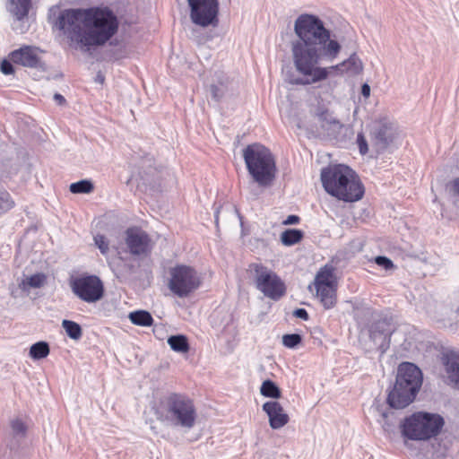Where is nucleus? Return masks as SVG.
I'll return each mask as SVG.
<instances>
[{"label": "nucleus", "instance_id": "f257e3e1", "mask_svg": "<svg viewBox=\"0 0 459 459\" xmlns=\"http://www.w3.org/2000/svg\"><path fill=\"white\" fill-rule=\"evenodd\" d=\"M297 39L291 41V56L296 74H290L291 85H311L328 78L333 72L351 75L359 74L363 64L356 54L336 65L320 66L321 62L332 63L339 56L342 45L317 16L303 13L294 22Z\"/></svg>", "mask_w": 459, "mask_h": 459}, {"label": "nucleus", "instance_id": "f03ea898", "mask_svg": "<svg viewBox=\"0 0 459 459\" xmlns=\"http://www.w3.org/2000/svg\"><path fill=\"white\" fill-rule=\"evenodd\" d=\"M88 30L86 52L108 43L106 56L108 60L117 61L127 57L128 51L126 44L118 39H113L119 28V21L115 13L108 7L88 8Z\"/></svg>", "mask_w": 459, "mask_h": 459}, {"label": "nucleus", "instance_id": "7ed1b4c3", "mask_svg": "<svg viewBox=\"0 0 459 459\" xmlns=\"http://www.w3.org/2000/svg\"><path fill=\"white\" fill-rule=\"evenodd\" d=\"M153 410L158 420L173 428L189 430L195 427L197 419L194 401L180 393L164 395Z\"/></svg>", "mask_w": 459, "mask_h": 459}, {"label": "nucleus", "instance_id": "20e7f679", "mask_svg": "<svg viewBox=\"0 0 459 459\" xmlns=\"http://www.w3.org/2000/svg\"><path fill=\"white\" fill-rule=\"evenodd\" d=\"M321 181L325 190L339 200L351 203L363 197L364 186L348 166L338 164L323 169Z\"/></svg>", "mask_w": 459, "mask_h": 459}, {"label": "nucleus", "instance_id": "39448f33", "mask_svg": "<svg viewBox=\"0 0 459 459\" xmlns=\"http://www.w3.org/2000/svg\"><path fill=\"white\" fill-rule=\"evenodd\" d=\"M423 375L419 367L411 362L399 365L395 384L387 396V403L394 409H403L411 404L419 393Z\"/></svg>", "mask_w": 459, "mask_h": 459}, {"label": "nucleus", "instance_id": "423d86ee", "mask_svg": "<svg viewBox=\"0 0 459 459\" xmlns=\"http://www.w3.org/2000/svg\"><path fill=\"white\" fill-rule=\"evenodd\" d=\"M445 426L438 413L416 411L405 417L399 425L401 436L406 444L410 441H429L437 437Z\"/></svg>", "mask_w": 459, "mask_h": 459}, {"label": "nucleus", "instance_id": "0eeeda50", "mask_svg": "<svg viewBox=\"0 0 459 459\" xmlns=\"http://www.w3.org/2000/svg\"><path fill=\"white\" fill-rule=\"evenodd\" d=\"M243 158L248 173L261 186H269L275 178L276 165L271 151L260 143L247 145Z\"/></svg>", "mask_w": 459, "mask_h": 459}, {"label": "nucleus", "instance_id": "6e6552de", "mask_svg": "<svg viewBox=\"0 0 459 459\" xmlns=\"http://www.w3.org/2000/svg\"><path fill=\"white\" fill-rule=\"evenodd\" d=\"M87 12L88 8L64 9L54 22V27L83 52H86Z\"/></svg>", "mask_w": 459, "mask_h": 459}, {"label": "nucleus", "instance_id": "1a4fd4ad", "mask_svg": "<svg viewBox=\"0 0 459 459\" xmlns=\"http://www.w3.org/2000/svg\"><path fill=\"white\" fill-rule=\"evenodd\" d=\"M255 286L264 297L277 301L286 294V285L281 277L263 264L253 263L248 266Z\"/></svg>", "mask_w": 459, "mask_h": 459}, {"label": "nucleus", "instance_id": "9d476101", "mask_svg": "<svg viewBox=\"0 0 459 459\" xmlns=\"http://www.w3.org/2000/svg\"><path fill=\"white\" fill-rule=\"evenodd\" d=\"M201 285L199 273L191 266L178 264L169 269L168 288L178 298H186Z\"/></svg>", "mask_w": 459, "mask_h": 459}, {"label": "nucleus", "instance_id": "9b49d317", "mask_svg": "<svg viewBox=\"0 0 459 459\" xmlns=\"http://www.w3.org/2000/svg\"><path fill=\"white\" fill-rule=\"evenodd\" d=\"M312 285L316 290V298L325 309H331L336 305L338 281L333 264H326L321 267Z\"/></svg>", "mask_w": 459, "mask_h": 459}, {"label": "nucleus", "instance_id": "f8f14e48", "mask_svg": "<svg viewBox=\"0 0 459 459\" xmlns=\"http://www.w3.org/2000/svg\"><path fill=\"white\" fill-rule=\"evenodd\" d=\"M189 18L200 27H216L219 23V0H187Z\"/></svg>", "mask_w": 459, "mask_h": 459}, {"label": "nucleus", "instance_id": "ddd939ff", "mask_svg": "<svg viewBox=\"0 0 459 459\" xmlns=\"http://www.w3.org/2000/svg\"><path fill=\"white\" fill-rule=\"evenodd\" d=\"M73 293L87 303H95L102 299L104 287L96 275H86L74 278L70 282Z\"/></svg>", "mask_w": 459, "mask_h": 459}, {"label": "nucleus", "instance_id": "4468645a", "mask_svg": "<svg viewBox=\"0 0 459 459\" xmlns=\"http://www.w3.org/2000/svg\"><path fill=\"white\" fill-rule=\"evenodd\" d=\"M125 243L129 253L137 257L148 256L153 247L149 234L137 227H131L126 230Z\"/></svg>", "mask_w": 459, "mask_h": 459}, {"label": "nucleus", "instance_id": "2eb2a0df", "mask_svg": "<svg viewBox=\"0 0 459 459\" xmlns=\"http://www.w3.org/2000/svg\"><path fill=\"white\" fill-rule=\"evenodd\" d=\"M394 327L387 318H381L374 321L368 326L369 339L373 343L371 349H376L383 355L390 347L391 336Z\"/></svg>", "mask_w": 459, "mask_h": 459}, {"label": "nucleus", "instance_id": "dca6fc26", "mask_svg": "<svg viewBox=\"0 0 459 459\" xmlns=\"http://www.w3.org/2000/svg\"><path fill=\"white\" fill-rule=\"evenodd\" d=\"M397 135V126L385 117L376 121L370 132L371 141L378 151L385 150Z\"/></svg>", "mask_w": 459, "mask_h": 459}, {"label": "nucleus", "instance_id": "f3484780", "mask_svg": "<svg viewBox=\"0 0 459 459\" xmlns=\"http://www.w3.org/2000/svg\"><path fill=\"white\" fill-rule=\"evenodd\" d=\"M40 53L41 51L38 48L23 46L12 51L8 57L15 65L45 71L46 64L42 61Z\"/></svg>", "mask_w": 459, "mask_h": 459}, {"label": "nucleus", "instance_id": "a211bd4d", "mask_svg": "<svg viewBox=\"0 0 459 459\" xmlns=\"http://www.w3.org/2000/svg\"><path fill=\"white\" fill-rule=\"evenodd\" d=\"M263 411L269 418V425L273 429H279L289 422V415L276 401H269L263 404Z\"/></svg>", "mask_w": 459, "mask_h": 459}, {"label": "nucleus", "instance_id": "6ab92c4d", "mask_svg": "<svg viewBox=\"0 0 459 459\" xmlns=\"http://www.w3.org/2000/svg\"><path fill=\"white\" fill-rule=\"evenodd\" d=\"M446 384L459 389V352L451 351L443 355Z\"/></svg>", "mask_w": 459, "mask_h": 459}, {"label": "nucleus", "instance_id": "aec40b11", "mask_svg": "<svg viewBox=\"0 0 459 459\" xmlns=\"http://www.w3.org/2000/svg\"><path fill=\"white\" fill-rule=\"evenodd\" d=\"M230 81L224 72H215L212 76V82L210 85L212 98L215 101H220L229 91Z\"/></svg>", "mask_w": 459, "mask_h": 459}, {"label": "nucleus", "instance_id": "412c9836", "mask_svg": "<svg viewBox=\"0 0 459 459\" xmlns=\"http://www.w3.org/2000/svg\"><path fill=\"white\" fill-rule=\"evenodd\" d=\"M31 7V0H8L6 8L17 20L22 21L28 16Z\"/></svg>", "mask_w": 459, "mask_h": 459}, {"label": "nucleus", "instance_id": "4be33fe9", "mask_svg": "<svg viewBox=\"0 0 459 459\" xmlns=\"http://www.w3.org/2000/svg\"><path fill=\"white\" fill-rule=\"evenodd\" d=\"M130 321L136 325L151 326L153 323L152 315L145 310H137L129 314Z\"/></svg>", "mask_w": 459, "mask_h": 459}, {"label": "nucleus", "instance_id": "5701e85b", "mask_svg": "<svg viewBox=\"0 0 459 459\" xmlns=\"http://www.w3.org/2000/svg\"><path fill=\"white\" fill-rule=\"evenodd\" d=\"M168 344L177 352H187L189 350V343L187 338L185 335L178 334L172 335L168 339Z\"/></svg>", "mask_w": 459, "mask_h": 459}, {"label": "nucleus", "instance_id": "b1692460", "mask_svg": "<svg viewBox=\"0 0 459 459\" xmlns=\"http://www.w3.org/2000/svg\"><path fill=\"white\" fill-rule=\"evenodd\" d=\"M50 349L47 342L40 341L33 343L30 348V357L34 359H41L49 354Z\"/></svg>", "mask_w": 459, "mask_h": 459}, {"label": "nucleus", "instance_id": "393cba45", "mask_svg": "<svg viewBox=\"0 0 459 459\" xmlns=\"http://www.w3.org/2000/svg\"><path fill=\"white\" fill-rule=\"evenodd\" d=\"M260 393L264 397L278 399L281 396V391L279 386L272 380H264L260 387Z\"/></svg>", "mask_w": 459, "mask_h": 459}, {"label": "nucleus", "instance_id": "a878e982", "mask_svg": "<svg viewBox=\"0 0 459 459\" xmlns=\"http://www.w3.org/2000/svg\"><path fill=\"white\" fill-rule=\"evenodd\" d=\"M46 281V275L44 273H36L26 277L19 284L22 290H28L29 288H40Z\"/></svg>", "mask_w": 459, "mask_h": 459}, {"label": "nucleus", "instance_id": "bb28decb", "mask_svg": "<svg viewBox=\"0 0 459 459\" xmlns=\"http://www.w3.org/2000/svg\"><path fill=\"white\" fill-rule=\"evenodd\" d=\"M303 238V232L298 229H289L281 235V240L285 246H292L299 242Z\"/></svg>", "mask_w": 459, "mask_h": 459}, {"label": "nucleus", "instance_id": "cd10ccee", "mask_svg": "<svg viewBox=\"0 0 459 459\" xmlns=\"http://www.w3.org/2000/svg\"><path fill=\"white\" fill-rule=\"evenodd\" d=\"M62 327L65 329L66 334L73 340H79L82 335V327L76 322L64 319Z\"/></svg>", "mask_w": 459, "mask_h": 459}, {"label": "nucleus", "instance_id": "c85d7f7f", "mask_svg": "<svg viewBox=\"0 0 459 459\" xmlns=\"http://www.w3.org/2000/svg\"><path fill=\"white\" fill-rule=\"evenodd\" d=\"M69 189L73 194H90L93 191L94 186L91 180L82 179L72 183Z\"/></svg>", "mask_w": 459, "mask_h": 459}, {"label": "nucleus", "instance_id": "c756f323", "mask_svg": "<svg viewBox=\"0 0 459 459\" xmlns=\"http://www.w3.org/2000/svg\"><path fill=\"white\" fill-rule=\"evenodd\" d=\"M11 429L13 438L20 440L26 436L27 427L21 419L17 418L11 421Z\"/></svg>", "mask_w": 459, "mask_h": 459}, {"label": "nucleus", "instance_id": "7c9ffc66", "mask_svg": "<svg viewBox=\"0 0 459 459\" xmlns=\"http://www.w3.org/2000/svg\"><path fill=\"white\" fill-rule=\"evenodd\" d=\"M14 206V201L11 195L0 188V215L5 213Z\"/></svg>", "mask_w": 459, "mask_h": 459}, {"label": "nucleus", "instance_id": "2f4dec72", "mask_svg": "<svg viewBox=\"0 0 459 459\" xmlns=\"http://www.w3.org/2000/svg\"><path fill=\"white\" fill-rule=\"evenodd\" d=\"M190 39L197 45H204L212 40V36L210 33L203 32L200 29H194L191 31Z\"/></svg>", "mask_w": 459, "mask_h": 459}, {"label": "nucleus", "instance_id": "473e14b6", "mask_svg": "<svg viewBox=\"0 0 459 459\" xmlns=\"http://www.w3.org/2000/svg\"><path fill=\"white\" fill-rule=\"evenodd\" d=\"M302 342V337L299 333H288L282 336V344L289 348L294 349Z\"/></svg>", "mask_w": 459, "mask_h": 459}, {"label": "nucleus", "instance_id": "72a5a7b5", "mask_svg": "<svg viewBox=\"0 0 459 459\" xmlns=\"http://www.w3.org/2000/svg\"><path fill=\"white\" fill-rule=\"evenodd\" d=\"M316 117L322 122H325L327 125H333L337 123V120L333 117L332 113L324 108H319L316 111Z\"/></svg>", "mask_w": 459, "mask_h": 459}, {"label": "nucleus", "instance_id": "f704fd0d", "mask_svg": "<svg viewBox=\"0 0 459 459\" xmlns=\"http://www.w3.org/2000/svg\"><path fill=\"white\" fill-rule=\"evenodd\" d=\"M94 243L102 255H107L109 250V242L104 235L97 234L94 237Z\"/></svg>", "mask_w": 459, "mask_h": 459}, {"label": "nucleus", "instance_id": "c9c22d12", "mask_svg": "<svg viewBox=\"0 0 459 459\" xmlns=\"http://www.w3.org/2000/svg\"><path fill=\"white\" fill-rule=\"evenodd\" d=\"M13 62L8 59H4L0 63V71L5 75H11L14 74Z\"/></svg>", "mask_w": 459, "mask_h": 459}, {"label": "nucleus", "instance_id": "e433bc0d", "mask_svg": "<svg viewBox=\"0 0 459 459\" xmlns=\"http://www.w3.org/2000/svg\"><path fill=\"white\" fill-rule=\"evenodd\" d=\"M375 263L385 269V270H390V269H393L394 267V264L393 263V261L391 259H389L388 257L386 256H384V255H378L375 258Z\"/></svg>", "mask_w": 459, "mask_h": 459}, {"label": "nucleus", "instance_id": "4c0bfd02", "mask_svg": "<svg viewBox=\"0 0 459 459\" xmlns=\"http://www.w3.org/2000/svg\"><path fill=\"white\" fill-rule=\"evenodd\" d=\"M357 143L359 146V152L364 155L368 152V146L367 140L362 133L358 134L357 135Z\"/></svg>", "mask_w": 459, "mask_h": 459}, {"label": "nucleus", "instance_id": "58836bf2", "mask_svg": "<svg viewBox=\"0 0 459 459\" xmlns=\"http://www.w3.org/2000/svg\"><path fill=\"white\" fill-rule=\"evenodd\" d=\"M293 316L305 321L308 320L309 318L308 313L305 308L295 309Z\"/></svg>", "mask_w": 459, "mask_h": 459}, {"label": "nucleus", "instance_id": "ea45409f", "mask_svg": "<svg viewBox=\"0 0 459 459\" xmlns=\"http://www.w3.org/2000/svg\"><path fill=\"white\" fill-rule=\"evenodd\" d=\"M299 221V217L297 215H289L287 219L284 221L285 225L296 224Z\"/></svg>", "mask_w": 459, "mask_h": 459}, {"label": "nucleus", "instance_id": "a19ab883", "mask_svg": "<svg viewBox=\"0 0 459 459\" xmlns=\"http://www.w3.org/2000/svg\"><path fill=\"white\" fill-rule=\"evenodd\" d=\"M54 100L56 102L59 106H64L66 104V100L63 95L60 93H55L54 94Z\"/></svg>", "mask_w": 459, "mask_h": 459}, {"label": "nucleus", "instance_id": "79ce46f5", "mask_svg": "<svg viewBox=\"0 0 459 459\" xmlns=\"http://www.w3.org/2000/svg\"><path fill=\"white\" fill-rule=\"evenodd\" d=\"M361 94L364 96V97H368L369 94H370V87L368 84L367 83H364L362 86H361Z\"/></svg>", "mask_w": 459, "mask_h": 459}, {"label": "nucleus", "instance_id": "37998d69", "mask_svg": "<svg viewBox=\"0 0 459 459\" xmlns=\"http://www.w3.org/2000/svg\"><path fill=\"white\" fill-rule=\"evenodd\" d=\"M95 81L100 83H103L104 82V76L101 74H98L96 76Z\"/></svg>", "mask_w": 459, "mask_h": 459}, {"label": "nucleus", "instance_id": "c03bdc74", "mask_svg": "<svg viewBox=\"0 0 459 459\" xmlns=\"http://www.w3.org/2000/svg\"><path fill=\"white\" fill-rule=\"evenodd\" d=\"M455 315H456V317L459 320V307L455 309Z\"/></svg>", "mask_w": 459, "mask_h": 459}, {"label": "nucleus", "instance_id": "a18cd8bd", "mask_svg": "<svg viewBox=\"0 0 459 459\" xmlns=\"http://www.w3.org/2000/svg\"><path fill=\"white\" fill-rule=\"evenodd\" d=\"M215 220H216V221H218V212L215 214Z\"/></svg>", "mask_w": 459, "mask_h": 459}]
</instances>
